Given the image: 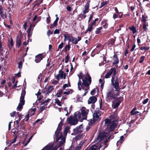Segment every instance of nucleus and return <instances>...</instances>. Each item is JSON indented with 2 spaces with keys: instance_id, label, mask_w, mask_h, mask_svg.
Listing matches in <instances>:
<instances>
[{
  "instance_id": "56",
  "label": "nucleus",
  "mask_w": 150,
  "mask_h": 150,
  "mask_svg": "<svg viewBox=\"0 0 150 150\" xmlns=\"http://www.w3.org/2000/svg\"><path fill=\"white\" fill-rule=\"evenodd\" d=\"M98 20V18H96L93 21V23H92L91 24V25H95L96 24V21H97Z\"/></svg>"
},
{
  "instance_id": "32",
  "label": "nucleus",
  "mask_w": 150,
  "mask_h": 150,
  "mask_svg": "<svg viewBox=\"0 0 150 150\" xmlns=\"http://www.w3.org/2000/svg\"><path fill=\"white\" fill-rule=\"evenodd\" d=\"M21 40L20 39H18L16 41V44H17V46L19 47L21 44Z\"/></svg>"
},
{
  "instance_id": "13",
  "label": "nucleus",
  "mask_w": 150,
  "mask_h": 150,
  "mask_svg": "<svg viewBox=\"0 0 150 150\" xmlns=\"http://www.w3.org/2000/svg\"><path fill=\"white\" fill-rule=\"evenodd\" d=\"M45 57V55H43L42 54H40L35 56V61L36 63H38Z\"/></svg>"
},
{
  "instance_id": "62",
  "label": "nucleus",
  "mask_w": 150,
  "mask_h": 150,
  "mask_svg": "<svg viewBox=\"0 0 150 150\" xmlns=\"http://www.w3.org/2000/svg\"><path fill=\"white\" fill-rule=\"evenodd\" d=\"M118 16V15L117 14H116V13H114L113 14V18L115 19V18H116Z\"/></svg>"
},
{
  "instance_id": "57",
  "label": "nucleus",
  "mask_w": 150,
  "mask_h": 150,
  "mask_svg": "<svg viewBox=\"0 0 150 150\" xmlns=\"http://www.w3.org/2000/svg\"><path fill=\"white\" fill-rule=\"evenodd\" d=\"M64 45L63 42H62L58 46V49H61L63 47V45Z\"/></svg>"
},
{
  "instance_id": "61",
  "label": "nucleus",
  "mask_w": 150,
  "mask_h": 150,
  "mask_svg": "<svg viewBox=\"0 0 150 150\" xmlns=\"http://www.w3.org/2000/svg\"><path fill=\"white\" fill-rule=\"evenodd\" d=\"M146 21V20L145 17L144 16V15H142V21L144 22V23H145Z\"/></svg>"
},
{
  "instance_id": "25",
  "label": "nucleus",
  "mask_w": 150,
  "mask_h": 150,
  "mask_svg": "<svg viewBox=\"0 0 150 150\" xmlns=\"http://www.w3.org/2000/svg\"><path fill=\"white\" fill-rule=\"evenodd\" d=\"M102 23L103 24H104L103 25V27L105 29L107 28L108 24L107 23L106 21H104L102 22Z\"/></svg>"
},
{
  "instance_id": "60",
  "label": "nucleus",
  "mask_w": 150,
  "mask_h": 150,
  "mask_svg": "<svg viewBox=\"0 0 150 150\" xmlns=\"http://www.w3.org/2000/svg\"><path fill=\"white\" fill-rule=\"evenodd\" d=\"M42 0H39V1L36 0L35 1V2L36 3H39L38 4V5H39L41 3H42Z\"/></svg>"
},
{
  "instance_id": "17",
  "label": "nucleus",
  "mask_w": 150,
  "mask_h": 150,
  "mask_svg": "<svg viewBox=\"0 0 150 150\" xmlns=\"http://www.w3.org/2000/svg\"><path fill=\"white\" fill-rule=\"evenodd\" d=\"M36 110V108H34L33 109H30L28 111L27 115L29 116H32L34 115L35 112Z\"/></svg>"
},
{
  "instance_id": "11",
  "label": "nucleus",
  "mask_w": 150,
  "mask_h": 150,
  "mask_svg": "<svg viewBox=\"0 0 150 150\" xmlns=\"http://www.w3.org/2000/svg\"><path fill=\"white\" fill-rule=\"evenodd\" d=\"M114 73H115V75H116V70L115 68H112L105 75V77L106 79L108 78L112 74L113 75Z\"/></svg>"
},
{
  "instance_id": "9",
  "label": "nucleus",
  "mask_w": 150,
  "mask_h": 150,
  "mask_svg": "<svg viewBox=\"0 0 150 150\" xmlns=\"http://www.w3.org/2000/svg\"><path fill=\"white\" fill-rule=\"evenodd\" d=\"M89 7V2L88 1H87L85 6V9L83 11V13L79 15V16L80 17L83 18V19L85 18L86 17V15H85V14L88 12Z\"/></svg>"
},
{
  "instance_id": "14",
  "label": "nucleus",
  "mask_w": 150,
  "mask_h": 150,
  "mask_svg": "<svg viewBox=\"0 0 150 150\" xmlns=\"http://www.w3.org/2000/svg\"><path fill=\"white\" fill-rule=\"evenodd\" d=\"M68 40L71 42L73 44L76 45L78 43L77 39L72 36H70V37H68Z\"/></svg>"
},
{
  "instance_id": "34",
  "label": "nucleus",
  "mask_w": 150,
  "mask_h": 150,
  "mask_svg": "<svg viewBox=\"0 0 150 150\" xmlns=\"http://www.w3.org/2000/svg\"><path fill=\"white\" fill-rule=\"evenodd\" d=\"M93 25H91V24H89L88 25V28L87 31L91 32L92 30V27Z\"/></svg>"
},
{
  "instance_id": "21",
  "label": "nucleus",
  "mask_w": 150,
  "mask_h": 150,
  "mask_svg": "<svg viewBox=\"0 0 150 150\" xmlns=\"http://www.w3.org/2000/svg\"><path fill=\"white\" fill-rule=\"evenodd\" d=\"M121 102L120 101H118L115 103H114L112 105V107L114 108H117L120 104Z\"/></svg>"
},
{
  "instance_id": "54",
  "label": "nucleus",
  "mask_w": 150,
  "mask_h": 150,
  "mask_svg": "<svg viewBox=\"0 0 150 150\" xmlns=\"http://www.w3.org/2000/svg\"><path fill=\"white\" fill-rule=\"evenodd\" d=\"M17 115H18V119L21 120L22 117V115L21 114H20L19 112H17Z\"/></svg>"
},
{
  "instance_id": "3",
  "label": "nucleus",
  "mask_w": 150,
  "mask_h": 150,
  "mask_svg": "<svg viewBox=\"0 0 150 150\" xmlns=\"http://www.w3.org/2000/svg\"><path fill=\"white\" fill-rule=\"evenodd\" d=\"M117 121L116 120L112 121L108 119H106L105 120V125L106 127V130L108 132L113 131L117 127Z\"/></svg>"
},
{
  "instance_id": "8",
  "label": "nucleus",
  "mask_w": 150,
  "mask_h": 150,
  "mask_svg": "<svg viewBox=\"0 0 150 150\" xmlns=\"http://www.w3.org/2000/svg\"><path fill=\"white\" fill-rule=\"evenodd\" d=\"M78 119L77 114H76L75 112L74 113V117L71 116L67 119V121L71 125H75L78 123Z\"/></svg>"
},
{
  "instance_id": "48",
  "label": "nucleus",
  "mask_w": 150,
  "mask_h": 150,
  "mask_svg": "<svg viewBox=\"0 0 150 150\" xmlns=\"http://www.w3.org/2000/svg\"><path fill=\"white\" fill-rule=\"evenodd\" d=\"M35 26V25H34L33 26V28H32V25H31L30 26V27L28 28V30L27 31L31 32V31H32L33 30L34 27Z\"/></svg>"
},
{
  "instance_id": "59",
  "label": "nucleus",
  "mask_w": 150,
  "mask_h": 150,
  "mask_svg": "<svg viewBox=\"0 0 150 150\" xmlns=\"http://www.w3.org/2000/svg\"><path fill=\"white\" fill-rule=\"evenodd\" d=\"M96 90L95 89H93L91 92V94L93 95H94L95 94V93L96 92Z\"/></svg>"
},
{
  "instance_id": "45",
  "label": "nucleus",
  "mask_w": 150,
  "mask_h": 150,
  "mask_svg": "<svg viewBox=\"0 0 150 150\" xmlns=\"http://www.w3.org/2000/svg\"><path fill=\"white\" fill-rule=\"evenodd\" d=\"M145 58V57L144 56H141L140 57V60L139 61V62L140 63H142L144 61V59Z\"/></svg>"
},
{
  "instance_id": "33",
  "label": "nucleus",
  "mask_w": 150,
  "mask_h": 150,
  "mask_svg": "<svg viewBox=\"0 0 150 150\" xmlns=\"http://www.w3.org/2000/svg\"><path fill=\"white\" fill-rule=\"evenodd\" d=\"M116 116L117 114L115 113H113L110 115V118L111 120L112 119H115Z\"/></svg>"
},
{
  "instance_id": "40",
  "label": "nucleus",
  "mask_w": 150,
  "mask_h": 150,
  "mask_svg": "<svg viewBox=\"0 0 150 150\" xmlns=\"http://www.w3.org/2000/svg\"><path fill=\"white\" fill-rule=\"evenodd\" d=\"M70 47V46L69 45V43L68 45H67L65 47V51H67L68 50H69Z\"/></svg>"
},
{
  "instance_id": "49",
  "label": "nucleus",
  "mask_w": 150,
  "mask_h": 150,
  "mask_svg": "<svg viewBox=\"0 0 150 150\" xmlns=\"http://www.w3.org/2000/svg\"><path fill=\"white\" fill-rule=\"evenodd\" d=\"M17 138V136H16L15 137L14 139L13 140V141H12L11 142L10 144L8 145V146H10L11 144L15 143L16 141Z\"/></svg>"
},
{
  "instance_id": "7",
  "label": "nucleus",
  "mask_w": 150,
  "mask_h": 150,
  "mask_svg": "<svg viewBox=\"0 0 150 150\" xmlns=\"http://www.w3.org/2000/svg\"><path fill=\"white\" fill-rule=\"evenodd\" d=\"M25 94V91L23 89L22 91L21 96L20 98V103L17 108V110L18 111L21 110V109L22 108L23 105L25 103V100H24V97Z\"/></svg>"
},
{
  "instance_id": "46",
  "label": "nucleus",
  "mask_w": 150,
  "mask_h": 150,
  "mask_svg": "<svg viewBox=\"0 0 150 150\" xmlns=\"http://www.w3.org/2000/svg\"><path fill=\"white\" fill-rule=\"evenodd\" d=\"M57 25V23L53 22L52 24H51L50 25V28L51 29L55 27Z\"/></svg>"
},
{
  "instance_id": "51",
  "label": "nucleus",
  "mask_w": 150,
  "mask_h": 150,
  "mask_svg": "<svg viewBox=\"0 0 150 150\" xmlns=\"http://www.w3.org/2000/svg\"><path fill=\"white\" fill-rule=\"evenodd\" d=\"M17 112L16 111H13L10 114V115L11 117H13L15 115H17Z\"/></svg>"
},
{
  "instance_id": "26",
  "label": "nucleus",
  "mask_w": 150,
  "mask_h": 150,
  "mask_svg": "<svg viewBox=\"0 0 150 150\" xmlns=\"http://www.w3.org/2000/svg\"><path fill=\"white\" fill-rule=\"evenodd\" d=\"M150 49V47L149 46L146 47H140V49L141 50H148Z\"/></svg>"
},
{
  "instance_id": "22",
  "label": "nucleus",
  "mask_w": 150,
  "mask_h": 150,
  "mask_svg": "<svg viewBox=\"0 0 150 150\" xmlns=\"http://www.w3.org/2000/svg\"><path fill=\"white\" fill-rule=\"evenodd\" d=\"M129 29L130 30L132 31L133 34H134L136 32V28L133 25L131 27H129Z\"/></svg>"
},
{
  "instance_id": "47",
  "label": "nucleus",
  "mask_w": 150,
  "mask_h": 150,
  "mask_svg": "<svg viewBox=\"0 0 150 150\" xmlns=\"http://www.w3.org/2000/svg\"><path fill=\"white\" fill-rule=\"evenodd\" d=\"M110 137H109L107 139H106L105 141V147H107V143L109 141V140H110Z\"/></svg>"
},
{
  "instance_id": "18",
  "label": "nucleus",
  "mask_w": 150,
  "mask_h": 150,
  "mask_svg": "<svg viewBox=\"0 0 150 150\" xmlns=\"http://www.w3.org/2000/svg\"><path fill=\"white\" fill-rule=\"evenodd\" d=\"M113 57L114 58L113 59L114 62L112 63L113 65L116 64H118L119 62V60L117 57V54H115L113 56Z\"/></svg>"
},
{
  "instance_id": "38",
  "label": "nucleus",
  "mask_w": 150,
  "mask_h": 150,
  "mask_svg": "<svg viewBox=\"0 0 150 150\" xmlns=\"http://www.w3.org/2000/svg\"><path fill=\"white\" fill-rule=\"evenodd\" d=\"M35 134V133H34L32 135L30 138L29 139L27 140V141L26 142V144L24 146H25L28 144L29 143L30 141V140L32 139V137H33V135Z\"/></svg>"
},
{
  "instance_id": "30",
  "label": "nucleus",
  "mask_w": 150,
  "mask_h": 150,
  "mask_svg": "<svg viewBox=\"0 0 150 150\" xmlns=\"http://www.w3.org/2000/svg\"><path fill=\"white\" fill-rule=\"evenodd\" d=\"M99 82L101 84V88H103V86H104V81L102 80L101 79H100L99 80Z\"/></svg>"
},
{
  "instance_id": "12",
  "label": "nucleus",
  "mask_w": 150,
  "mask_h": 150,
  "mask_svg": "<svg viewBox=\"0 0 150 150\" xmlns=\"http://www.w3.org/2000/svg\"><path fill=\"white\" fill-rule=\"evenodd\" d=\"M108 134L106 132H103L100 133L96 139L97 142H99L102 140L103 138L108 136Z\"/></svg>"
},
{
  "instance_id": "42",
  "label": "nucleus",
  "mask_w": 150,
  "mask_h": 150,
  "mask_svg": "<svg viewBox=\"0 0 150 150\" xmlns=\"http://www.w3.org/2000/svg\"><path fill=\"white\" fill-rule=\"evenodd\" d=\"M47 105H44L43 106H41L40 108V110L41 111H42L43 110H44L46 108H47Z\"/></svg>"
},
{
  "instance_id": "28",
  "label": "nucleus",
  "mask_w": 150,
  "mask_h": 150,
  "mask_svg": "<svg viewBox=\"0 0 150 150\" xmlns=\"http://www.w3.org/2000/svg\"><path fill=\"white\" fill-rule=\"evenodd\" d=\"M55 103L59 106H61L62 103L57 98L55 99Z\"/></svg>"
},
{
  "instance_id": "2",
  "label": "nucleus",
  "mask_w": 150,
  "mask_h": 150,
  "mask_svg": "<svg viewBox=\"0 0 150 150\" xmlns=\"http://www.w3.org/2000/svg\"><path fill=\"white\" fill-rule=\"evenodd\" d=\"M79 80L78 83V88L79 90L82 89L84 90L85 92L86 93L87 92V89H88V86L91 84V78L88 73H87L85 77V80L83 79V75L82 73H80L78 75Z\"/></svg>"
},
{
  "instance_id": "29",
  "label": "nucleus",
  "mask_w": 150,
  "mask_h": 150,
  "mask_svg": "<svg viewBox=\"0 0 150 150\" xmlns=\"http://www.w3.org/2000/svg\"><path fill=\"white\" fill-rule=\"evenodd\" d=\"M53 90V88L52 86H50L47 90L48 93H50Z\"/></svg>"
},
{
  "instance_id": "52",
  "label": "nucleus",
  "mask_w": 150,
  "mask_h": 150,
  "mask_svg": "<svg viewBox=\"0 0 150 150\" xmlns=\"http://www.w3.org/2000/svg\"><path fill=\"white\" fill-rule=\"evenodd\" d=\"M21 120V119H18V120H17L16 121V126L18 127L20 125L19 122Z\"/></svg>"
},
{
  "instance_id": "27",
  "label": "nucleus",
  "mask_w": 150,
  "mask_h": 150,
  "mask_svg": "<svg viewBox=\"0 0 150 150\" xmlns=\"http://www.w3.org/2000/svg\"><path fill=\"white\" fill-rule=\"evenodd\" d=\"M68 84H65L63 86V88L64 90H67L68 89V86H70V84H69V82L68 81Z\"/></svg>"
},
{
  "instance_id": "31",
  "label": "nucleus",
  "mask_w": 150,
  "mask_h": 150,
  "mask_svg": "<svg viewBox=\"0 0 150 150\" xmlns=\"http://www.w3.org/2000/svg\"><path fill=\"white\" fill-rule=\"evenodd\" d=\"M69 129V127H66L64 129V135L65 136H66L68 131Z\"/></svg>"
},
{
  "instance_id": "39",
  "label": "nucleus",
  "mask_w": 150,
  "mask_h": 150,
  "mask_svg": "<svg viewBox=\"0 0 150 150\" xmlns=\"http://www.w3.org/2000/svg\"><path fill=\"white\" fill-rule=\"evenodd\" d=\"M124 137L123 136H121L120 137V140L117 142V144L120 141V142L121 143H122L124 140Z\"/></svg>"
},
{
  "instance_id": "10",
  "label": "nucleus",
  "mask_w": 150,
  "mask_h": 150,
  "mask_svg": "<svg viewBox=\"0 0 150 150\" xmlns=\"http://www.w3.org/2000/svg\"><path fill=\"white\" fill-rule=\"evenodd\" d=\"M114 90H111L107 92V97L109 100L116 99L117 98L114 93Z\"/></svg>"
},
{
  "instance_id": "23",
  "label": "nucleus",
  "mask_w": 150,
  "mask_h": 150,
  "mask_svg": "<svg viewBox=\"0 0 150 150\" xmlns=\"http://www.w3.org/2000/svg\"><path fill=\"white\" fill-rule=\"evenodd\" d=\"M12 133H13V135L16 136H17V135L18 134V130L16 128L13 129L12 130Z\"/></svg>"
},
{
  "instance_id": "24",
  "label": "nucleus",
  "mask_w": 150,
  "mask_h": 150,
  "mask_svg": "<svg viewBox=\"0 0 150 150\" xmlns=\"http://www.w3.org/2000/svg\"><path fill=\"white\" fill-rule=\"evenodd\" d=\"M50 99L49 98H47L46 100L45 101L42 102V105H47L48 104V103L50 101Z\"/></svg>"
},
{
  "instance_id": "37",
  "label": "nucleus",
  "mask_w": 150,
  "mask_h": 150,
  "mask_svg": "<svg viewBox=\"0 0 150 150\" xmlns=\"http://www.w3.org/2000/svg\"><path fill=\"white\" fill-rule=\"evenodd\" d=\"M82 136L81 135H77L75 138H74L73 139V140H75L76 141L79 140L81 138Z\"/></svg>"
},
{
  "instance_id": "63",
  "label": "nucleus",
  "mask_w": 150,
  "mask_h": 150,
  "mask_svg": "<svg viewBox=\"0 0 150 150\" xmlns=\"http://www.w3.org/2000/svg\"><path fill=\"white\" fill-rule=\"evenodd\" d=\"M115 39H112L110 40V43L112 44H113L115 42Z\"/></svg>"
},
{
  "instance_id": "20",
  "label": "nucleus",
  "mask_w": 150,
  "mask_h": 150,
  "mask_svg": "<svg viewBox=\"0 0 150 150\" xmlns=\"http://www.w3.org/2000/svg\"><path fill=\"white\" fill-rule=\"evenodd\" d=\"M13 40L12 38H11L10 40H9L8 42V47L11 48L13 46Z\"/></svg>"
},
{
  "instance_id": "5",
  "label": "nucleus",
  "mask_w": 150,
  "mask_h": 150,
  "mask_svg": "<svg viewBox=\"0 0 150 150\" xmlns=\"http://www.w3.org/2000/svg\"><path fill=\"white\" fill-rule=\"evenodd\" d=\"M100 114L98 108H97L93 114V120L91 119L89 124H93L96 122L99 121L101 119Z\"/></svg>"
},
{
  "instance_id": "53",
  "label": "nucleus",
  "mask_w": 150,
  "mask_h": 150,
  "mask_svg": "<svg viewBox=\"0 0 150 150\" xmlns=\"http://www.w3.org/2000/svg\"><path fill=\"white\" fill-rule=\"evenodd\" d=\"M22 63L21 61V62H19L18 63V67L19 69H21L22 68Z\"/></svg>"
},
{
  "instance_id": "43",
  "label": "nucleus",
  "mask_w": 150,
  "mask_h": 150,
  "mask_svg": "<svg viewBox=\"0 0 150 150\" xmlns=\"http://www.w3.org/2000/svg\"><path fill=\"white\" fill-rule=\"evenodd\" d=\"M90 150H98L97 146L96 145L93 146L91 147Z\"/></svg>"
},
{
  "instance_id": "58",
  "label": "nucleus",
  "mask_w": 150,
  "mask_h": 150,
  "mask_svg": "<svg viewBox=\"0 0 150 150\" xmlns=\"http://www.w3.org/2000/svg\"><path fill=\"white\" fill-rule=\"evenodd\" d=\"M149 100V99L148 98H146L142 102V103L144 104H145L148 102Z\"/></svg>"
},
{
  "instance_id": "15",
  "label": "nucleus",
  "mask_w": 150,
  "mask_h": 150,
  "mask_svg": "<svg viewBox=\"0 0 150 150\" xmlns=\"http://www.w3.org/2000/svg\"><path fill=\"white\" fill-rule=\"evenodd\" d=\"M83 127L82 125L77 127L76 128L74 129V131L75 133L81 132L83 131Z\"/></svg>"
},
{
  "instance_id": "50",
  "label": "nucleus",
  "mask_w": 150,
  "mask_h": 150,
  "mask_svg": "<svg viewBox=\"0 0 150 150\" xmlns=\"http://www.w3.org/2000/svg\"><path fill=\"white\" fill-rule=\"evenodd\" d=\"M29 115H27L25 116V118L24 119V121L27 122L29 120Z\"/></svg>"
},
{
  "instance_id": "41",
  "label": "nucleus",
  "mask_w": 150,
  "mask_h": 150,
  "mask_svg": "<svg viewBox=\"0 0 150 150\" xmlns=\"http://www.w3.org/2000/svg\"><path fill=\"white\" fill-rule=\"evenodd\" d=\"M107 4V2L106 1L103 2H102L100 6L99 7V8H101L103 6H104L105 5Z\"/></svg>"
},
{
  "instance_id": "1",
  "label": "nucleus",
  "mask_w": 150,
  "mask_h": 150,
  "mask_svg": "<svg viewBox=\"0 0 150 150\" xmlns=\"http://www.w3.org/2000/svg\"><path fill=\"white\" fill-rule=\"evenodd\" d=\"M62 121L63 120H61L58 124L54 136V138H56V142L58 146H56L53 147V146L54 144L53 143L49 144L41 150H57L59 147L65 143V138L63 137L61 130L63 124Z\"/></svg>"
},
{
  "instance_id": "6",
  "label": "nucleus",
  "mask_w": 150,
  "mask_h": 150,
  "mask_svg": "<svg viewBox=\"0 0 150 150\" xmlns=\"http://www.w3.org/2000/svg\"><path fill=\"white\" fill-rule=\"evenodd\" d=\"M111 81V84L115 88V91H119L120 89L119 88L118 80L117 76L115 75V73L113 75H112Z\"/></svg>"
},
{
  "instance_id": "19",
  "label": "nucleus",
  "mask_w": 150,
  "mask_h": 150,
  "mask_svg": "<svg viewBox=\"0 0 150 150\" xmlns=\"http://www.w3.org/2000/svg\"><path fill=\"white\" fill-rule=\"evenodd\" d=\"M59 74L60 75V77L61 78H63L65 79L66 78V74L65 73H64L63 71L62 70H60L59 72Z\"/></svg>"
},
{
  "instance_id": "64",
  "label": "nucleus",
  "mask_w": 150,
  "mask_h": 150,
  "mask_svg": "<svg viewBox=\"0 0 150 150\" xmlns=\"http://www.w3.org/2000/svg\"><path fill=\"white\" fill-rule=\"evenodd\" d=\"M81 146H80L79 145L78 146L76 147L75 149V150H80L81 148Z\"/></svg>"
},
{
  "instance_id": "35",
  "label": "nucleus",
  "mask_w": 150,
  "mask_h": 150,
  "mask_svg": "<svg viewBox=\"0 0 150 150\" xmlns=\"http://www.w3.org/2000/svg\"><path fill=\"white\" fill-rule=\"evenodd\" d=\"M102 27H100L96 29V30L95 31L96 34H98L101 32V30L102 29Z\"/></svg>"
},
{
  "instance_id": "36",
  "label": "nucleus",
  "mask_w": 150,
  "mask_h": 150,
  "mask_svg": "<svg viewBox=\"0 0 150 150\" xmlns=\"http://www.w3.org/2000/svg\"><path fill=\"white\" fill-rule=\"evenodd\" d=\"M148 26V25L147 24H146V23H143V29L144 30V31H146V30L147 29V27Z\"/></svg>"
},
{
  "instance_id": "4",
  "label": "nucleus",
  "mask_w": 150,
  "mask_h": 150,
  "mask_svg": "<svg viewBox=\"0 0 150 150\" xmlns=\"http://www.w3.org/2000/svg\"><path fill=\"white\" fill-rule=\"evenodd\" d=\"M89 111L88 109H87L84 107H83L79 111L76 112L79 120L82 122L84 120H86Z\"/></svg>"
},
{
  "instance_id": "55",
  "label": "nucleus",
  "mask_w": 150,
  "mask_h": 150,
  "mask_svg": "<svg viewBox=\"0 0 150 150\" xmlns=\"http://www.w3.org/2000/svg\"><path fill=\"white\" fill-rule=\"evenodd\" d=\"M60 33L59 30L56 29L54 31V34H59Z\"/></svg>"
},
{
  "instance_id": "44",
  "label": "nucleus",
  "mask_w": 150,
  "mask_h": 150,
  "mask_svg": "<svg viewBox=\"0 0 150 150\" xmlns=\"http://www.w3.org/2000/svg\"><path fill=\"white\" fill-rule=\"evenodd\" d=\"M73 91L72 90H70V91H65L64 92V94L68 95L70 93H72Z\"/></svg>"
},
{
  "instance_id": "16",
  "label": "nucleus",
  "mask_w": 150,
  "mask_h": 150,
  "mask_svg": "<svg viewBox=\"0 0 150 150\" xmlns=\"http://www.w3.org/2000/svg\"><path fill=\"white\" fill-rule=\"evenodd\" d=\"M97 100V98L95 96L90 97L88 100V103L89 104L94 103Z\"/></svg>"
}]
</instances>
